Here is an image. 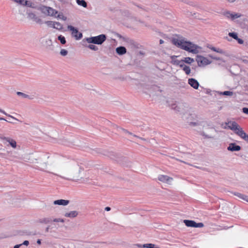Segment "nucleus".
Here are the masks:
<instances>
[{"mask_svg":"<svg viewBox=\"0 0 248 248\" xmlns=\"http://www.w3.org/2000/svg\"><path fill=\"white\" fill-rule=\"evenodd\" d=\"M68 29L72 31V35L76 38L77 39H79L82 37L81 33L79 32L77 29L72 26H68Z\"/></svg>","mask_w":248,"mask_h":248,"instance_id":"obj_5","label":"nucleus"},{"mask_svg":"<svg viewBox=\"0 0 248 248\" xmlns=\"http://www.w3.org/2000/svg\"><path fill=\"white\" fill-rule=\"evenodd\" d=\"M227 149L231 151H238L240 150L241 147L240 146L236 145L235 143H231Z\"/></svg>","mask_w":248,"mask_h":248,"instance_id":"obj_12","label":"nucleus"},{"mask_svg":"<svg viewBox=\"0 0 248 248\" xmlns=\"http://www.w3.org/2000/svg\"><path fill=\"white\" fill-rule=\"evenodd\" d=\"M184 222L187 227L194 228H202L204 227V224L202 222L196 223L193 220H184Z\"/></svg>","mask_w":248,"mask_h":248,"instance_id":"obj_4","label":"nucleus"},{"mask_svg":"<svg viewBox=\"0 0 248 248\" xmlns=\"http://www.w3.org/2000/svg\"><path fill=\"white\" fill-rule=\"evenodd\" d=\"M208 48H210L211 50L214 51H215V52H217L218 53H220V54H223L224 53V51L222 49H220V48H216L215 47H213V46H208Z\"/></svg>","mask_w":248,"mask_h":248,"instance_id":"obj_18","label":"nucleus"},{"mask_svg":"<svg viewBox=\"0 0 248 248\" xmlns=\"http://www.w3.org/2000/svg\"><path fill=\"white\" fill-rule=\"evenodd\" d=\"M17 94L18 95H21L24 98H28L29 97L28 95L26 94H25L23 93L20 92H17Z\"/></svg>","mask_w":248,"mask_h":248,"instance_id":"obj_31","label":"nucleus"},{"mask_svg":"<svg viewBox=\"0 0 248 248\" xmlns=\"http://www.w3.org/2000/svg\"><path fill=\"white\" fill-rule=\"evenodd\" d=\"M236 40L237 41L238 43L240 44H242L244 43L243 40L239 38L238 37V39H236Z\"/></svg>","mask_w":248,"mask_h":248,"instance_id":"obj_36","label":"nucleus"},{"mask_svg":"<svg viewBox=\"0 0 248 248\" xmlns=\"http://www.w3.org/2000/svg\"><path fill=\"white\" fill-rule=\"evenodd\" d=\"M53 28L57 29L58 30H61L62 28V26L59 22H55L54 26Z\"/></svg>","mask_w":248,"mask_h":248,"instance_id":"obj_25","label":"nucleus"},{"mask_svg":"<svg viewBox=\"0 0 248 248\" xmlns=\"http://www.w3.org/2000/svg\"><path fill=\"white\" fill-rule=\"evenodd\" d=\"M188 84L195 89H198L199 86L198 81L192 78L188 79Z\"/></svg>","mask_w":248,"mask_h":248,"instance_id":"obj_11","label":"nucleus"},{"mask_svg":"<svg viewBox=\"0 0 248 248\" xmlns=\"http://www.w3.org/2000/svg\"><path fill=\"white\" fill-rule=\"evenodd\" d=\"M37 243L38 244H41V240L40 239H38L37 241Z\"/></svg>","mask_w":248,"mask_h":248,"instance_id":"obj_43","label":"nucleus"},{"mask_svg":"<svg viewBox=\"0 0 248 248\" xmlns=\"http://www.w3.org/2000/svg\"><path fill=\"white\" fill-rule=\"evenodd\" d=\"M0 120H5V119L3 118H0Z\"/></svg>","mask_w":248,"mask_h":248,"instance_id":"obj_44","label":"nucleus"},{"mask_svg":"<svg viewBox=\"0 0 248 248\" xmlns=\"http://www.w3.org/2000/svg\"><path fill=\"white\" fill-rule=\"evenodd\" d=\"M184 62H183L182 60H181V62H180V64H179L178 65L181 67V68H184V66H185V65H184Z\"/></svg>","mask_w":248,"mask_h":248,"instance_id":"obj_37","label":"nucleus"},{"mask_svg":"<svg viewBox=\"0 0 248 248\" xmlns=\"http://www.w3.org/2000/svg\"><path fill=\"white\" fill-rule=\"evenodd\" d=\"M184 62L190 64L194 61V59L190 57H186L183 60H182Z\"/></svg>","mask_w":248,"mask_h":248,"instance_id":"obj_21","label":"nucleus"},{"mask_svg":"<svg viewBox=\"0 0 248 248\" xmlns=\"http://www.w3.org/2000/svg\"><path fill=\"white\" fill-rule=\"evenodd\" d=\"M0 139L2 140H5L7 142H9L10 145L13 148H16V142L15 140L11 139L10 138L5 137H1Z\"/></svg>","mask_w":248,"mask_h":248,"instance_id":"obj_10","label":"nucleus"},{"mask_svg":"<svg viewBox=\"0 0 248 248\" xmlns=\"http://www.w3.org/2000/svg\"><path fill=\"white\" fill-rule=\"evenodd\" d=\"M172 43L175 46L189 52L197 53L198 52V46L190 42L186 41L181 37L173 38Z\"/></svg>","mask_w":248,"mask_h":248,"instance_id":"obj_1","label":"nucleus"},{"mask_svg":"<svg viewBox=\"0 0 248 248\" xmlns=\"http://www.w3.org/2000/svg\"><path fill=\"white\" fill-rule=\"evenodd\" d=\"M106 35L104 34H101L97 36L88 38L87 39V41L89 43L101 45L106 40Z\"/></svg>","mask_w":248,"mask_h":248,"instance_id":"obj_2","label":"nucleus"},{"mask_svg":"<svg viewBox=\"0 0 248 248\" xmlns=\"http://www.w3.org/2000/svg\"><path fill=\"white\" fill-rule=\"evenodd\" d=\"M29 244V242L27 240H26V241H24V242L23 243V244H21V245H26V246H28Z\"/></svg>","mask_w":248,"mask_h":248,"instance_id":"obj_38","label":"nucleus"},{"mask_svg":"<svg viewBox=\"0 0 248 248\" xmlns=\"http://www.w3.org/2000/svg\"><path fill=\"white\" fill-rule=\"evenodd\" d=\"M15 2L18 3L23 5H28V1L26 0H13Z\"/></svg>","mask_w":248,"mask_h":248,"instance_id":"obj_22","label":"nucleus"},{"mask_svg":"<svg viewBox=\"0 0 248 248\" xmlns=\"http://www.w3.org/2000/svg\"><path fill=\"white\" fill-rule=\"evenodd\" d=\"M226 15L228 17L231 18L232 19H234L237 18L240 16V15H239L237 14H231L230 13H227Z\"/></svg>","mask_w":248,"mask_h":248,"instance_id":"obj_19","label":"nucleus"},{"mask_svg":"<svg viewBox=\"0 0 248 248\" xmlns=\"http://www.w3.org/2000/svg\"><path fill=\"white\" fill-rule=\"evenodd\" d=\"M228 127L234 131L235 134L238 135V133L240 131H242V128L235 122H229L228 123Z\"/></svg>","mask_w":248,"mask_h":248,"instance_id":"obj_3","label":"nucleus"},{"mask_svg":"<svg viewBox=\"0 0 248 248\" xmlns=\"http://www.w3.org/2000/svg\"><path fill=\"white\" fill-rule=\"evenodd\" d=\"M242 110L244 113H245L246 114H248V108H243Z\"/></svg>","mask_w":248,"mask_h":248,"instance_id":"obj_34","label":"nucleus"},{"mask_svg":"<svg viewBox=\"0 0 248 248\" xmlns=\"http://www.w3.org/2000/svg\"><path fill=\"white\" fill-rule=\"evenodd\" d=\"M234 195L240 199H241L248 202V196L239 193H235Z\"/></svg>","mask_w":248,"mask_h":248,"instance_id":"obj_17","label":"nucleus"},{"mask_svg":"<svg viewBox=\"0 0 248 248\" xmlns=\"http://www.w3.org/2000/svg\"><path fill=\"white\" fill-rule=\"evenodd\" d=\"M44 12L50 16H55L58 13L56 10L49 7H46Z\"/></svg>","mask_w":248,"mask_h":248,"instance_id":"obj_9","label":"nucleus"},{"mask_svg":"<svg viewBox=\"0 0 248 248\" xmlns=\"http://www.w3.org/2000/svg\"><path fill=\"white\" fill-rule=\"evenodd\" d=\"M88 47L93 50H97L98 49L97 47L94 45H89Z\"/></svg>","mask_w":248,"mask_h":248,"instance_id":"obj_30","label":"nucleus"},{"mask_svg":"<svg viewBox=\"0 0 248 248\" xmlns=\"http://www.w3.org/2000/svg\"><path fill=\"white\" fill-rule=\"evenodd\" d=\"M126 48L124 46H120L116 48V52L120 55H123L126 53Z\"/></svg>","mask_w":248,"mask_h":248,"instance_id":"obj_16","label":"nucleus"},{"mask_svg":"<svg viewBox=\"0 0 248 248\" xmlns=\"http://www.w3.org/2000/svg\"><path fill=\"white\" fill-rule=\"evenodd\" d=\"M78 215V213L76 211H73L69 213H66L64 215V216L68 217H76Z\"/></svg>","mask_w":248,"mask_h":248,"instance_id":"obj_14","label":"nucleus"},{"mask_svg":"<svg viewBox=\"0 0 248 248\" xmlns=\"http://www.w3.org/2000/svg\"><path fill=\"white\" fill-rule=\"evenodd\" d=\"M58 39L60 41L61 43L62 44H65L66 43L65 39L64 36H62V35H60L58 36Z\"/></svg>","mask_w":248,"mask_h":248,"instance_id":"obj_27","label":"nucleus"},{"mask_svg":"<svg viewBox=\"0 0 248 248\" xmlns=\"http://www.w3.org/2000/svg\"><path fill=\"white\" fill-rule=\"evenodd\" d=\"M229 35L235 40L238 39L237 34L235 32H230L229 33Z\"/></svg>","mask_w":248,"mask_h":248,"instance_id":"obj_28","label":"nucleus"},{"mask_svg":"<svg viewBox=\"0 0 248 248\" xmlns=\"http://www.w3.org/2000/svg\"><path fill=\"white\" fill-rule=\"evenodd\" d=\"M184 71L186 73V75H189L190 73L191 69L189 66H185L183 69Z\"/></svg>","mask_w":248,"mask_h":248,"instance_id":"obj_24","label":"nucleus"},{"mask_svg":"<svg viewBox=\"0 0 248 248\" xmlns=\"http://www.w3.org/2000/svg\"><path fill=\"white\" fill-rule=\"evenodd\" d=\"M21 245H15L14 247V248H19V247L21 246Z\"/></svg>","mask_w":248,"mask_h":248,"instance_id":"obj_41","label":"nucleus"},{"mask_svg":"<svg viewBox=\"0 0 248 248\" xmlns=\"http://www.w3.org/2000/svg\"><path fill=\"white\" fill-rule=\"evenodd\" d=\"M60 54L62 55V56H65L67 54V51L64 49H62L61 50V52H60Z\"/></svg>","mask_w":248,"mask_h":248,"instance_id":"obj_32","label":"nucleus"},{"mask_svg":"<svg viewBox=\"0 0 248 248\" xmlns=\"http://www.w3.org/2000/svg\"><path fill=\"white\" fill-rule=\"evenodd\" d=\"M105 209L107 211H109L110 210V208L109 207H106Z\"/></svg>","mask_w":248,"mask_h":248,"instance_id":"obj_39","label":"nucleus"},{"mask_svg":"<svg viewBox=\"0 0 248 248\" xmlns=\"http://www.w3.org/2000/svg\"><path fill=\"white\" fill-rule=\"evenodd\" d=\"M143 247L144 248H159L158 247H155V244H151V243L144 244L143 245Z\"/></svg>","mask_w":248,"mask_h":248,"instance_id":"obj_23","label":"nucleus"},{"mask_svg":"<svg viewBox=\"0 0 248 248\" xmlns=\"http://www.w3.org/2000/svg\"><path fill=\"white\" fill-rule=\"evenodd\" d=\"M53 221L54 222H64V220L62 219H61V218H56V219H54Z\"/></svg>","mask_w":248,"mask_h":248,"instance_id":"obj_35","label":"nucleus"},{"mask_svg":"<svg viewBox=\"0 0 248 248\" xmlns=\"http://www.w3.org/2000/svg\"><path fill=\"white\" fill-rule=\"evenodd\" d=\"M223 94L226 95H232V93L230 91H225L223 92Z\"/></svg>","mask_w":248,"mask_h":248,"instance_id":"obj_33","label":"nucleus"},{"mask_svg":"<svg viewBox=\"0 0 248 248\" xmlns=\"http://www.w3.org/2000/svg\"><path fill=\"white\" fill-rule=\"evenodd\" d=\"M207 137H208V138H212V137H211V136H208Z\"/></svg>","mask_w":248,"mask_h":248,"instance_id":"obj_46","label":"nucleus"},{"mask_svg":"<svg viewBox=\"0 0 248 248\" xmlns=\"http://www.w3.org/2000/svg\"><path fill=\"white\" fill-rule=\"evenodd\" d=\"M238 135L245 140L248 142V135L242 130L239 132Z\"/></svg>","mask_w":248,"mask_h":248,"instance_id":"obj_15","label":"nucleus"},{"mask_svg":"<svg viewBox=\"0 0 248 248\" xmlns=\"http://www.w3.org/2000/svg\"><path fill=\"white\" fill-rule=\"evenodd\" d=\"M192 124L194 125L197 124L196 123H192Z\"/></svg>","mask_w":248,"mask_h":248,"instance_id":"obj_45","label":"nucleus"},{"mask_svg":"<svg viewBox=\"0 0 248 248\" xmlns=\"http://www.w3.org/2000/svg\"><path fill=\"white\" fill-rule=\"evenodd\" d=\"M159 43L160 44H162L164 43V41L162 39H160V41H159Z\"/></svg>","mask_w":248,"mask_h":248,"instance_id":"obj_42","label":"nucleus"},{"mask_svg":"<svg viewBox=\"0 0 248 248\" xmlns=\"http://www.w3.org/2000/svg\"><path fill=\"white\" fill-rule=\"evenodd\" d=\"M123 131H124L125 132H127L126 130H125L124 129H123Z\"/></svg>","mask_w":248,"mask_h":248,"instance_id":"obj_47","label":"nucleus"},{"mask_svg":"<svg viewBox=\"0 0 248 248\" xmlns=\"http://www.w3.org/2000/svg\"><path fill=\"white\" fill-rule=\"evenodd\" d=\"M45 23L49 27H51L53 28V26H54L55 22L52 21H46Z\"/></svg>","mask_w":248,"mask_h":248,"instance_id":"obj_29","label":"nucleus"},{"mask_svg":"<svg viewBox=\"0 0 248 248\" xmlns=\"http://www.w3.org/2000/svg\"><path fill=\"white\" fill-rule=\"evenodd\" d=\"M76 2L79 5H81L83 7L86 8L87 6V3L84 0H76Z\"/></svg>","mask_w":248,"mask_h":248,"instance_id":"obj_20","label":"nucleus"},{"mask_svg":"<svg viewBox=\"0 0 248 248\" xmlns=\"http://www.w3.org/2000/svg\"><path fill=\"white\" fill-rule=\"evenodd\" d=\"M175 57H176V56H172L171 57V60L172 61V63L173 64L178 65L179 64H180V62H181V61L174 60L173 59Z\"/></svg>","mask_w":248,"mask_h":248,"instance_id":"obj_26","label":"nucleus"},{"mask_svg":"<svg viewBox=\"0 0 248 248\" xmlns=\"http://www.w3.org/2000/svg\"><path fill=\"white\" fill-rule=\"evenodd\" d=\"M69 202V201L68 200H56L54 202V204L56 205H67Z\"/></svg>","mask_w":248,"mask_h":248,"instance_id":"obj_13","label":"nucleus"},{"mask_svg":"<svg viewBox=\"0 0 248 248\" xmlns=\"http://www.w3.org/2000/svg\"><path fill=\"white\" fill-rule=\"evenodd\" d=\"M197 61L199 66L206 65L210 63L208 59L201 56L198 57Z\"/></svg>","mask_w":248,"mask_h":248,"instance_id":"obj_6","label":"nucleus"},{"mask_svg":"<svg viewBox=\"0 0 248 248\" xmlns=\"http://www.w3.org/2000/svg\"><path fill=\"white\" fill-rule=\"evenodd\" d=\"M0 112L2 113H3V114H5V115H7V114L6 113V112H5L4 110H2V109H0Z\"/></svg>","mask_w":248,"mask_h":248,"instance_id":"obj_40","label":"nucleus"},{"mask_svg":"<svg viewBox=\"0 0 248 248\" xmlns=\"http://www.w3.org/2000/svg\"><path fill=\"white\" fill-rule=\"evenodd\" d=\"M28 17L31 20H33L34 21L36 22L37 23L42 24V21L41 19L37 17L36 15L34 13L30 12L28 13Z\"/></svg>","mask_w":248,"mask_h":248,"instance_id":"obj_7","label":"nucleus"},{"mask_svg":"<svg viewBox=\"0 0 248 248\" xmlns=\"http://www.w3.org/2000/svg\"><path fill=\"white\" fill-rule=\"evenodd\" d=\"M158 179L163 183L170 184V182L173 180V178L167 175H160L158 177Z\"/></svg>","mask_w":248,"mask_h":248,"instance_id":"obj_8","label":"nucleus"}]
</instances>
